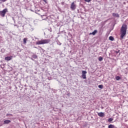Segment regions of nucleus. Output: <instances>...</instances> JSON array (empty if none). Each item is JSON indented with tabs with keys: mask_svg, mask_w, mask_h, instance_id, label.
Instances as JSON below:
<instances>
[{
	"mask_svg": "<svg viewBox=\"0 0 128 128\" xmlns=\"http://www.w3.org/2000/svg\"><path fill=\"white\" fill-rule=\"evenodd\" d=\"M126 30H128L126 25L123 24L120 29V38L122 40V38H124V36L126 34Z\"/></svg>",
	"mask_w": 128,
	"mask_h": 128,
	"instance_id": "obj_1",
	"label": "nucleus"
},
{
	"mask_svg": "<svg viewBox=\"0 0 128 128\" xmlns=\"http://www.w3.org/2000/svg\"><path fill=\"white\" fill-rule=\"evenodd\" d=\"M85 2H90L92 1V0H84Z\"/></svg>",
	"mask_w": 128,
	"mask_h": 128,
	"instance_id": "obj_20",
	"label": "nucleus"
},
{
	"mask_svg": "<svg viewBox=\"0 0 128 128\" xmlns=\"http://www.w3.org/2000/svg\"><path fill=\"white\" fill-rule=\"evenodd\" d=\"M116 80H120V76H116Z\"/></svg>",
	"mask_w": 128,
	"mask_h": 128,
	"instance_id": "obj_13",
	"label": "nucleus"
},
{
	"mask_svg": "<svg viewBox=\"0 0 128 128\" xmlns=\"http://www.w3.org/2000/svg\"><path fill=\"white\" fill-rule=\"evenodd\" d=\"M86 74L87 72L86 70H82V76L84 80H86Z\"/></svg>",
	"mask_w": 128,
	"mask_h": 128,
	"instance_id": "obj_4",
	"label": "nucleus"
},
{
	"mask_svg": "<svg viewBox=\"0 0 128 128\" xmlns=\"http://www.w3.org/2000/svg\"><path fill=\"white\" fill-rule=\"evenodd\" d=\"M57 44H58V46H60L61 44L60 42H58Z\"/></svg>",
	"mask_w": 128,
	"mask_h": 128,
	"instance_id": "obj_21",
	"label": "nucleus"
},
{
	"mask_svg": "<svg viewBox=\"0 0 128 128\" xmlns=\"http://www.w3.org/2000/svg\"><path fill=\"white\" fill-rule=\"evenodd\" d=\"M113 16H114L115 18H120V14H116V13H112Z\"/></svg>",
	"mask_w": 128,
	"mask_h": 128,
	"instance_id": "obj_8",
	"label": "nucleus"
},
{
	"mask_svg": "<svg viewBox=\"0 0 128 128\" xmlns=\"http://www.w3.org/2000/svg\"><path fill=\"white\" fill-rule=\"evenodd\" d=\"M6 116H12V114H6Z\"/></svg>",
	"mask_w": 128,
	"mask_h": 128,
	"instance_id": "obj_19",
	"label": "nucleus"
},
{
	"mask_svg": "<svg viewBox=\"0 0 128 128\" xmlns=\"http://www.w3.org/2000/svg\"><path fill=\"white\" fill-rule=\"evenodd\" d=\"M98 88H99L102 89V88H104V86L102 84L98 85Z\"/></svg>",
	"mask_w": 128,
	"mask_h": 128,
	"instance_id": "obj_11",
	"label": "nucleus"
},
{
	"mask_svg": "<svg viewBox=\"0 0 128 128\" xmlns=\"http://www.w3.org/2000/svg\"><path fill=\"white\" fill-rule=\"evenodd\" d=\"M76 4H74V2H72L70 6V8L71 10H74L76 9Z\"/></svg>",
	"mask_w": 128,
	"mask_h": 128,
	"instance_id": "obj_5",
	"label": "nucleus"
},
{
	"mask_svg": "<svg viewBox=\"0 0 128 128\" xmlns=\"http://www.w3.org/2000/svg\"><path fill=\"white\" fill-rule=\"evenodd\" d=\"M109 40H114V37H112V36H110L109 37Z\"/></svg>",
	"mask_w": 128,
	"mask_h": 128,
	"instance_id": "obj_16",
	"label": "nucleus"
},
{
	"mask_svg": "<svg viewBox=\"0 0 128 128\" xmlns=\"http://www.w3.org/2000/svg\"><path fill=\"white\" fill-rule=\"evenodd\" d=\"M112 120H114V119H112V118H110L108 119V122H112Z\"/></svg>",
	"mask_w": 128,
	"mask_h": 128,
	"instance_id": "obj_18",
	"label": "nucleus"
},
{
	"mask_svg": "<svg viewBox=\"0 0 128 128\" xmlns=\"http://www.w3.org/2000/svg\"><path fill=\"white\" fill-rule=\"evenodd\" d=\"M108 128H114V126L112 125V124H110L108 126Z\"/></svg>",
	"mask_w": 128,
	"mask_h": 128,
	"instance_id": "obj_12",
	"label": "nucleus"
},
{
	"mask_svg": "<svg viewBox=\"0 0 128 128\" xmlns=\"http://www.w3.org/2000/svg\"><path fill=\"white\" fill-rule=\"evenodd\" d=\"M10 120H5L4 121V124H10Z\"/></svg>",
	"mask_w": 128,
	"mask_h": 128,
	"instance_id": "obj_10",
	"label": "nucleus"
},
{
	"mask_svg": "<svg viewBox=\"0 0 128 128\" xmlns=\"http://www.w3.org/2000/svg\"><path fill=\"white\" fill-rule=\"evenodd\" d=\"M12 56H7L5 58V60H12Z\"/></svg>",
	"mask_w": 128,
	"mask_h": 128,
	"instance_id": "obj_6",
	"label": "nucleus"
},
{
	"mask_svg": "<svg viewBox=\"0 0 128 128\" xmlns=\"http://www.w3.org/2000/svg\"><path fill=\"white\" fill-rule=\"evenodd\" d=\"M98 115L99 116H100L101 118H102V116H104V114L102 112H100L98 114Z\"/></svg>",
	"mask_w": 128,
	"mask_h": 128,
	"instance_id": "obj_7",
	"label": "nucleus"
},
{
	"mask_svg": "<svg viewBox=\"0 0 128 128\" xmlns=\"http://www.w3.org/2000/svg\"><path fill=\"white\" fill-rule=\"evenodd\" d=\"M28 40V39L26 38H24L23 42L24 44H26V40Z\"/></svg>",
	"mask_w": 128,
	"mask_h": 128,
	"instance_id": "obj_15",
	"label": "nucleus"
},
{
	"mask_svg": "<svg viewBox=\"0 0 128 128\" xmlns=\"http://www.w3.org/2000/svg\"><path fill=\"white\" fill-rule=\"evenodd\" d=\"M2 0V2H6V0Z\"/></svg>",
	"mask_w": 128,
	"mask_h": 128,
	"instance_id": "obj_24",
	"label": "nucleus"
},
{
	"mask_svg": "<svg viewBox=\"0 0 128 128\" xmlns=\"http://www.w3.org/2000/svg\"><path fill=\"white\" fill-rule=\"evenodd\" d=\"M50 39H44L42 40H38L36 42V44H50Z\"/></svg>",
	"mask_w": 128,
	"mask_h": 128,
	"instance_id": "obj_2",
	"label": "nucleus"
},
{
	"mask_svg": "<svg viewBox=\"0 0 128 128\" xmlns=\"http://www.w3.org/2000/svg\"><path fill=\"white\" fill-rule=\"evenodd\" d=\"M115 52H116V54H118V52H120V50H118V51H116Z\"/></svg>",
	"mask_w": 128,
	"mask_h": 128,
	"instance_id": "obj_22",
	"label": "nucleus"
},
{
	"mask_svg": "<svg viewBox=\"0 0 128 128\" xmlns=\"http://www.w3.org/2000/svg\"><path fill=\"white\" fill-rule=\"evenodd\" d=\"M102 60H103L102 57L100 56V57L98 58L99 62H102Z\"/></svg>",
	"mask_w": 128,
	"mask_h": 128,
	"instance_id": "obj_14",
	"label": "nucleus"
},
{
	"mask_svg": "<svg viewBox=\"0 0 128 128\" xmlns=\"http://www.w3.org/2000/svg\"><path fill=\"white\" fill-rule=\"evenodd\" d=\"M98 32V30H94L93 32H90V34H92L93 36H95V34Z\"/></svg>",
	"mask_w": 128,
	"mask_h": 128,
	"instance_id": "obj_9",
	"label": "nucleus"
},
{
	"mask_svg": "<svg viewBox=\"0 0 128 128\" xmlns=\"http://www.w3.org/2000/svg\"><path fill=\"white\" fill-rule=\"evenodd\" d=\"M8 8H5L2 11H0V16H2V18H4L6 14L8 12Z\"/></svg>",
	"mask_w": 128,
	"mask_h": 128,
	"instance_id": "obj_3",
	"label": "nucleus"
},
{
	"mask_svg": "<svg viewBox=\"0 0 128 128\" xmlns=\"http://www.w3.org/2000/svg\"><path fill=\"white\" fill-rule=\"evenodd\" d=\"M32 58H38V56L34 54L32 55Z\"/></svg>",
	"mask_w": 128,
	"mask_h": 128,
	"instance_id": "obj_17",
	"label": "nucleus"
},
{
	"mask_svg": "<svg viewBox=\"0 0 128 128\" xmlns=\"http://www.w3.org/2000/svg\"><path fill=\"white\" fill-rule=\"evenodd\" d=\"M43 2H44L46 3V0H43Z\"/></svg>",
	"mask_w": 128,
	"mask_h": 128,
	"instance_id": "obj_23",
	"label": "nucleus"
},
{
	"mask_svg": "<svg viewBox=\"0 0 128 128\" xmlns=\"http://www.w3.org/2000/svg\"><path fill=\"white\" fill-rule=\"evenodd\" d=\"M31 60H34V59L32 58Z\"/></svg>",
	"mask_w": 128,
	"mask_h": 128,
	"instance_id": "obj_25",
	"label": "nucleus"
}]
</instances>
